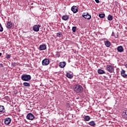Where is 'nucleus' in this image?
<instances>
[{
	"instance_id": "f257e3e1",
	"label": "nucleus",
	"mask_w": 127,
	"mask_h": 127,
	"mask_svg": "<svg viewBox=\"0 0 127 127\" xmlns=\"http://www.w3.org/2000/svg\"><path fill=\"white\" fill-rule=\"evenodd\" d=\"M73 90L76 93H83V87L80 84L75 85L73 87Z\"/></svg>"
},
{
	"instance_id": "f03ea898",
	"label": "nucleus",
	"mask_w": 127,
	"mask_h": 127,
	"mask_svg": "<svg viewBox=\"0 0 127 127\" xmlns=\"http://www.w3.org/2000/svg\"><path fill=\"white\" fill-rule=\"evenodd\" d=\"M21 80L27 82L31 80V76L29 74H23L21 76Z\"/></svg>"
},
{
	"instance_id": "7ed1b4c3",
	"label": "nucleus",
	"mask_w": 127,
	"mask_h": 127,
	"mask_svg": "<svg viewBox=\"0 0 127 127\" xmlns=\"http://www.w3.org/2000/svg\"><path fill=\"white\" fill-rule=\"evenodd\" d=\"M106 70L109 72V73H113L114 71H115V68L114 67V66L111 64H108L106 66Z\"/></svg>"
},
{
	"instance_id": "20e7f679",
	"label": "nucleus",
	"mask_w": 127,
	"mask_h": 127,
	"mask_svg": "<svg viewBox=\"0 0 127 127\" xmlns=\"http://www.w3.org/2000/svg\"><path fill=\"white\" fill-rule=\"evenodd\" d=\"M26 119L27 120H29V121H33V120L35 119V117L32 114V113H30L27 115Z\"/></svg>"
},
{
	"instance_id": "39448f33",
	"label": "nucleus",
	"mask_w": 127,
	"mask_h": 127,
	"mask_svg": "<svg viewBox=\"0 0 127 127\" xmlns=\"http://www.w3.org/2000/svg\"><path fill=\"white\" fill-rule=\"evenodd\" d=\"M49 63H50V61L48 59H45L42 62L43 66H47V65H49Z\"/></svg>"
},
{
	"instance_id": "423d86ee",
	"label": "nucleus",
	"mask_w": 127,
	"mask_h": 127,
	"mask_svg": "<svg viewBox=\"0 0 127 127\" xmlns=\"http://www.w3.org/2000/svg\"><path fill=\"white\" fill-rule=\"evenodd\" d=\"M4 123L6 126H8L10 123H11V118H6L4 119Z\"/></svg>"
},
{
	"instance_id": "0eeeda50",
	"label": "nucleus",
	"mask_w": 127,
	"mask_h": 127,
	"mask_svg": "<svg viewBox=\"0 0 127 127\" xmlns=\"http://www.w3.org/2000/svg\"><path fill=\"white\" fill-rule=\"evenodd\" d=\"M82 17H84V18H85V19H91V15L89 14L88 12H84L82 14Z\"/></svg>"
},
{
	"instance_id": "6e6552de",
	"label": "nucleus",
	"mask_w": 127,
	"mask_h": 127,
	"mask_svg": "<svg viewBox=\"0 0 127 127\" xmlns=\"http://www.w3.org/2000/svg\"><path fill=\"white\" fill-rule=\"evenodd\" d=\"M6 26L7 29H12L13 25H12V23L11 22V21H7Z\"/></svg>"
},
{
	"instance_id": "1a4fd4ad",
	"label": "nucleus",
	"mask_w": 127,
	"mask_h": 127,
	"mask_svg": "<svg viewBox=\"0 0 127 127\" xmlns=\"http://www.w3.org/2000/svg\"><path fill=\"white\" fill-rule=\"evenodd\" d=\"M40 28V25H35L33 27V30L36 32H38Z\"/></svg>"
},
{
	"instance_id": "9d476101",
	"label": "nucleus",
	"mask_w": 127,
	"mask_h": 127,
	"mask_svg": "<svg viewBox=\"0 0 127 127\" xmlns=\"http://www.w3.org/2000/svg\"><path fill=\"white\" fill-rule=\"evenodd\" d=\"M121 75L123 78H127V74L126 73V70L122 69L121 71Z\"/></svg>"
},
{
	"instance_id": "9b49d317",
	"label": "nucleus",
	"mask_w": 127,
	"mask_h": 127,
	"mask_svg": "<svg viewBox=\"0 0 127 127\" xmlns=\"http://www.w3.org/2000/svg\"><path fill=\"white\" fill-rule=\"evenodd\" d=\"M71 9L73 12V13H77L78 12V7L75 5L72 6Z\"/></svg>"
},
{
	"instance_id": "f8f14e48",
	"label": "nucleus",
	"mask_w": 127,
	"mask_h": 127,
	"mask_svg": "<svg viewBox=\"0 0 127 127\" xmlns=\"http://www.w3.org/2000/svg\"><path fill=\"white\" fill-rule=\"evenodd\" d=\"M122 117L123 119L127 120V110L123 111L122 113Z\"/></svg>"
},
{
	"instance_id": "ddd939ff",
	"label": "nucleus",
	"mask_w": 127,
	"mask_h": 127,
	"mask_svg": "<svg viewBox=\"0 0 127 127\" xmlns=\"http://www.w3.org/2000/svg\"><path fill=\"white\" fill-rule=\"evenodd\" d=\"M46 48H47L46 46L44 44L41 45L39 46V50H40V51L46 50Z\"/></svg>"
},
{
	"instance_id": "4468645a",
	"label": "nucleus",
	"mask_w": 127,
	"mask_h": 127,
	"mask_svg": "<svg viewBox=\"0 0 127 127\" xmlns=\"http://www.w3.org/2000/svg\"><path fill=\"white\" fill-rule=\"evenodd\" d=\"M118 52H124V47L123 46H120L117 47V48Z\"/></svg>"
},
{
	"instance_id": "2eb2a0df",
	"label": "nucleus",
	"mask_w": 127,
	"mask_h": 127,
	"mask_svg": "<svg viewBox=\"0 0 127 127\" xmlns=\"http://www.w3.org/2000/svg\"><path fill=\"white\" fill-rule=\"evenodd\" d=\"M60 68H64L66 66V63L65 62H61L59 64Z\"/></svg>"
},
{
	"instance_id": "dca6fc26",
	"label": "nucleus",
	"mask_w": 127,
	"mask_h": 127,
	"mask_svg": "<svg viewBox=\"0 0 127 127\" xmlns=\"http://www.w3.org/2000/svg\"><path fill=\"white\" fill-rule=\"evenodd\" d=\"M88 125H89V126H90L91 127H96V123L94 121H92L89 123H88Z\"/></svg>"
},
{
	"instance_id": "f3484780",
	"label": "nucleus",
	"mask_w": 127,
	"mask_h": 127,
	"mask_svg": "<svg viewBox=\"0 0 127 127\" xmlns=\"http://www.w3.org/2000/svg\"><path fill=\"white\" fill-rule=\"evenodd\" d=\"M104 44L106 47H110V46H111V43L109 41H105Z\"/></svg>"
},
{
	"instance_id": "a211bd4d",
	"label": "nucleus",
	"mask_w": 127,
	"mask_h": 127,
	"mask_svg": "<svg viewBox=\"0 0 127 127\" xmlns=\"http://www.w3.org/2000/svg\"><path fill=\"white\" fill-rule=\"evenodd\" d=\"M84 122H89L91 120V117L89 116H86L84 118Z\"/></svg>"
},
{
	"instance_id": "6ab92c4d",
	"label": "nucleus",
	"mask_w": 127,
	"mask_h": 127,
	"mask_svg": "<svg viewBox=\"0 0 127 127\" xmlns=\"http://www.w3.org/2000/svg\"><path fill=\"white\" fill-rule=\"evenodd\" d=\"M5 110L4 109V106L0 105V113H4Z\"/></svg>"
},
{
	"instance_id": "aec40b11",
	"label": "nucleus",
	"mask_w": 127,
	"mask_h": 127,
	"mask_svg": "<svg viewBox=\"0 0 127 127\" xmlns=\"http://www.w3.org/2000/svg\"><path fill=\"white\" fill-rule=\"evenodd\" d=\"M98 74H105L106 72L104 71V70L102 69H99L97 71Z\"/></svg>"
},
{
	"instance_id": "412c9836",
	"label": "nucleus",
	"mask_w": 127,
	"mask_h": 127,
	"mask_svg": "<svg viewBox=\"0 0 127 127\" xmlns=\"http://www.w3.org/2000/svg\"><path fill=\"white\" fill-rule=\"evenodd\" d=\"M66 76L67 78H69V79H72V78H73V75L70 74L69 72L66 73Z\"/></svg>"
},
{
	"instance_id": "4be33fe9",
	"label": "nucleus",
	"mask_w": 127,
	"mask_h": 127,
	"mask_svg": "<svg viewBox=\"0 0 127 127\" xmlns=\"http://www.w3.org/2000/svg\"><path fill=\"white\" fill-rule=\"evenodd\" d=\"M23 86L25 87H30V83L28 82H24L23 83Z\"/></svg>"
},
{
	"instance_id": "5701e85b",
	"label": "nucleus",
	"mask_w": 127,
	"mask_h": 127,
	"mask_svg": "<svg viewBox=\"0 0 127 127\" xmlns=\"http://www.w3.org/2000/svg\"><path fill=\"white\" fill-rule=\"evenodd\" d=\"M62 19H63V20H68V19H69V17L67 15L63 16Z\"/></svg>"
},
{
	"instance_id": "b1692460",
	"label": "nucleus",
	"mask_w": 127,
	"mask_h": 127,
	"mask_svg": "<svg viewBox=\"0 0 127 127\" xmlns=\"http://www.w3.org/2000/svg\"><path fill=\"white\" fill-rule=\"evenodd\" d=\"M107 19L110 21H112L113 20V16H112L111 15H109L108 16Z\"/></svg>"
},
{
	"instance_id": "393cba45",
	"label": "nucleus",
	"mask_w": 127,
	"mask_h": 127,
	"mask_svg": "<svg viewBox=\"0 0 127 127\" xmlns=\"http://www.w3.org/2000/svg\"><path fill=\"white\" fill-rule=\"evenodd\" d=\"M99 16L100 17V18H104V17L105 16V15L104 13H101L99 14Z\"/></svg>"
},
{
	"instance_id": "a878e982",
	"label": "nucleus",
	"mask_w": 127,
	"mask_h": 127,
	"mask_svg": "<svg viewBox=\"0 0 127 127\" xmlns=\"http://www.w3.org/2000/svg\"><path fill=\"white\" fill-rule=\"evenodd\" d=\"M72 32H76V30H77V27L74 26L72 28Z\"/></svg>"
},
{
	"instance_id": "bb28decb",
	"label": "nucleus",
	"mask_w": 127,
	"mask_h": 127,
	"mask_svg": "<svg viewBox=\"0 0 127 127\" xmlns=\"http://www.w3.org/2000/svg\"><path fill=\"white\" fill-rule=\"evenodd\" d=\"M63 35V34L62 32H59L57 33V36H58V37H61Z\"/></svg>"
},
{
	"instance_id": "cd10ccee",
	"label": "nucleus",
	"mask_w": 127,
	"mask_h": 127,
	"mask_svg": "<svg viewBox=\"0 0 127 127\" xmlns=\"http://www.w3.org/2000/svg\"><path fill=\"white\" fill-rule=\"evenodd\" d=\"M3 31V28L1 25V24L0 23V32H2Z\"/></svg>"
},
{
	"instance_id": "c85d7f7f",
	"label": "nucleus",
	"mask_w": 127,
	"mask_h": 127,
	"mask_svg": "<svg viewBox=\"0 0 127 127\" xmlns=\"http://www.w3.org/2000/svg\"><path fill=\"white\" fill-rule=\"evenodd\" d=\"M56 55L58 58L60 57V54L58 52H56Z\"/></svg>"
},
{
	"instance_id": "c756f323",
	"label": "nucleus",
	"mask_w": 127,
	"mask_h": 127,
	"mask_svg": "<svg viewBox=\"0 0 127 127\" xmlns=\"http://www.w3.org/2000/svg\"><path fill=\"white\" fill-rule=\"evenodd\" d=\"M6 59H10V55L8 54L6 55Z\"/></svg>"
},
{
	"instance_id": "7c9ffc66",
	"label": "nucleus",
	"mask_w": 127,
	"mask_h": 127,
	"mask_svg": "<svg viewBox=\"0 0 127 127\" xmlns=\"http://www.w3.org/2000/svg\"><path fill=\"white\" fill-rule=\"evenodd\" d=\"M11 66L12 67H13V68H14V67H15V66H16V64H15V63H12Z\"/></svg>"
},
{
	"instance_id": "2f4dec72",
	"label": "nucleus",
	"mask_w": 127,
	"mask_h": 127,
	"mask_svg": "<svg viewBox=\"0 0 127 127\" xmlns=\"http://www.w3.org/2000/svg\"><path fill=\"white\" fill-rule=\"evenodd\" d=\"M3 67V64H0V67L2 68Z\"/></svg>"
},
{
	"instance_id": "473e14b6",
	"label": "nucleus",
	"mask_w": 127,
	"mask_h": 127,
	"mask_svg": "<svg viewBox=\"0 0 127 127\" xmlns=\"http://www.w3.org/2000/svg\"><path fill=\"white\" fill-rule=\"evenodd\" d=\"M95 1H96V2L97 3H99V2H100V0H95Z\"/></svg>"
},
{
	"instance_id": "72a5a7b5",
	"label": "nucleus",
	"mask_w": 127,
	"mask_h": 127,
	"mask_svg": "<svg viewBox=\"0 0 127 127\" xmlns=\"http://www.w3.org/2000/svg\"><path fill=\"white\" fill-rule=\"evenodd\" d=\"M1 55H2V54H1V53H0V57L1 56Z\"/></svg>"
},
{
	"instance_id": "f704fd0d",
	"label": "nucleus",
	"mask_w": 127,
	"mask_h": 127,
	"mask_svg": "<svg viewBox=\"0 0 127 127\" xmlns=\"http://www.w3.org/2000/svg\"><path fill=\"white\" fill-rule=\"evenodd\" d=\"M114 34H115L114 33V32H113L112 35H114Z\"/></svg>"
},
{
	"instance_id": "c9c22d12",
	"label": "nucleus",
	"mask_w": 127,
	"mask_h": 127,
	"mask_svg": "<svg viewBox=\"0 0 127 127\" xmlns=\"http://www.w3.org/2000/svg\"><path fill=\"white\" fill-rule=\"evenodd\" d=\"M115 37H116V38H118V37H116V36H115Z\"/></svg>"
}]
</instances>
